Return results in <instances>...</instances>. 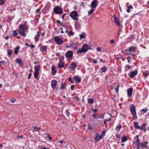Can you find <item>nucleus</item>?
<instances>
[{
    "label": "nucleus",
    "instance_id": "8fccbe9b",
    "mask_svg": "<svg viewBox=\"0 0 149 149\" xmlns=\"http://www.w3.org/2000/svg\"><path fill=\"white\" fill-rule=\"evenodd\" d=\"M40 127H33V129H34V130L35 131H38L40 129Z\"/></svg>",
    "mask_w": 149,
    "mask_h": 149
},
{
    "label": "nucleus",
    "instance_id": "f8f14e48",
    "mask_svg": "<svg viewBox=\"0 0 149 149\" xmlns=\"http://www.w3.org/2000/svg\"><path fill=\"white\" fill-rule=\"evenodd\" d=\"M77 63L73 62L70 64L69 66L68 67V68L72 71L74 70L77 67Z\"/></svg>",
    "mask_w": 149,
    "mask_h": 149
},
{
    "label": "nucleus",
    "instance_id": "2f4dec72",
    "mask_svg": "<svg viewBox=\"0 0 149 149\" xmlns=\"http://www.w3.org/2000/svg\"><path fill=\"white\" fill-rule=\"evenodd\" d=\"M107 70V68L106 67V66H104V67H102L101 69V72H100L101 73H103V72H105Z\"/></svg>",
    "mask_w": 149,
    "mask_h": 149
},
{
    "label": "nucleus",
    "instance_id": "09e8293b",
    "mask_svg": "<svg viewBox=\"0 0 149 149\" xmlns=\"http://www.w3.org/2000/svg\"><path fill=\"white\" fill-rule=\"evenodd\" d=\"M119 86H120L118 84L116 88H115V90H116V92L117 93H118V92H119L118 89H119Z\"/></svg>",
    "mask_w": 149,
    "mask_h": 149
},
{
    "label": "nucleus",
    "instance_id": "cd10ccee",
    "mask_svg": "<svg viewBox=\"0 0 149 149\" xmlns=\"http://www.w3.org/2000/svg\"><path fill=\"white\" fill-rule=\"evenodd\" d=\"M66 86V84L65 83H62L61 85V90H64Z\"/></svg>",
    "mask_w": 149,
    "mask_h": 149
},
{
    "label": "nucleus",
    "instance_id": "2eb2a0df",
    "mask_svg": "<svg viewBox=\"0 0 149 149\" xmlns=\"http://www.w3.org/2000/svg\"><path fill=\"white\" fill-rule=\"evenodd\" d=\"M65 63L63 61L60 60L58 64V68L60 69L63 68L64 66Z\"/></svg>",
    "mask_w": 149,
    "mask_h": 149
},
{
    "label": "nucleus",
    "instance_id": "7ed1b4c3",
    "mask_svg": "<svg viewBox=\"0 0 149 149\" xmlns=\"http://www.w3.org/2000/svg\"><path fill=\"white\" fill-rule=\"evenodd\" d=\"M40 66L39 65H35L34 67V77L36 79H37L38 80L39 79L38 78L39 72L40 70Z\"/></svg>",
    "mask_w": 149,
    "mask_h": 149
},
{
    "label": "nucleus",
    "instance_id": "4d7b16f0",
    "mask_svg": "<svg viewBox=\"0 0 149 149\" xmlns=\"http://www.w3.org/2000/svg\"><path fill=\"white\" fill-rule=\"evenodd\" d=\"M36 13H37L38 14H40V13H41V12L40 11V9H37L36 11Z\"/></svg>",
    "mask_w": 149,
    "mask_h": 149
},
{
    "label": "nucleus",
    "instance_id": "052dcab7",
    "mask_svg": "<svg viewBox=\"0 0 149 149\" xmlns=\"http://www.w3.org/2000/svg\"><path fill=\"white\" fill-rule=\"evenodd\" d=\"M68 79V80H69V81L71 82V83L72 84V83H74L73 81L72 80V79L71 78L69 77Z\"/></svg>",
    "mask_w": 149,
    "mask_h": 149
},
{
    "label": "nucleus",
    "instance_id": "0e129e2a",
    "mask_svg": "<svg viewBox=\"0 0 149 149\" xmlns=\"http://www.w3.org/2000/svg\"><path fill=\"white\" fill-rule=\"evenodd\" d=\"M97 62V61L96 59H93L92 63H96Z\"/></svg>",
    "mask_w": 149,
    "mask_h": 149
},
{
    "label": "nucleus",
    "instance_id": "13d9d810",
    "mask_svg": "<svg viewBox=\"0 0 149 149\" xmlns=\"http://www.w3.org/2000/svg\"><path fill=\"white\" fill-rule=\"evenodd\" d=\"M144 143H145V145H144V148H146L147 147V145L148 143V141H145L144 142Z\"/></svg>",
    "mask_w": 149,
    "mask_h": 149
},
{
    "label": "nucleus",
    "instance_id": "79ce46f5",
    "mask_svg": "<svg viewBox=\"0 0 149 149\" xmlns=\"http://www.w3.org/2000/svg\"><path fill=\"white\" fill-rule=\"evenodd\" d=\"M13 36H17L18 34V33L17 32V30L13 31Z\"/></svg>",
    "mask_w": 149,
    "mask_h": 149
},
{
    "label": "nucleus",
    "instance_id": "ddd939ff",
    "mask_svg": "<svg viewBox=\"0 0 149 149\" xmlns=\"http://www.w3.org/2000/svg\"><path fill=\"white\" fill-rule=\"evenodd\" d=\"M98 3L97 0H93L91 3L90 7L91 8H95L98 6Z\"/></svg>",
    "mask_w": 149,
    "mask_h": 149
},
{
    "label": "nucleus",
    "instance_id": "bf43d9fd",
    "mask_svg": "<svg viewBox=\"0 0 149 149\" xmlns=\"http://www.w3.org/2000/svg\"><path fill=\"white\" fill-rule=\"evenodd\" d=\"M15 10H16V8H13L12 9H10V8H9L8 9V10L9 11H11V12H13V11H15Z\"/></svg>",
    "mask_w": 149,
    "mask_h": 149
},
{
    "label": "nucleus",
    "instance_id": "a18cd8bd",
    "mask_svg": "<svg viewBox=\"0 0 149 149\" xmlns=\"http://www.w3.org/2000/svg\"><path fill=\"white\" fill-rule=\"evenodd\" d=\"M93 126L91 125H90L89 124L88 126V129L92 130L93 129Z\"/></svg>",
    "mask_w": 149,
    "mask_h": 149
},
{
    "label": "nucleus",
    "instance_id": "69168bd1",
    "mask_svg": "<svg viewBox=\"0 0 149 149\" xmlns=\"http://www.w3.org/2000/svg\"><path fill=\"white\" fill-rule=\"evenodd\" d=\"M20 0H15L16 2L18 3L19 5H20L21 3V1Z\"/></svg>",
    "mask_w": 149,
    "mask_h": 149
},
{
    "label": "nucleus",
    "instance_id": "a878e982",
    "mask_svg": "<svg viewBox=\"0 0 149 149\" xmlns=\"http://www.w3.org/2000/svg\"><path fill=\"white\" fill-rule=\"evenodd\" d=\"M136 141L134 142V143L136 144H137L138 143L140 142L139 139V136L138 135H136L135 136V137L134 138V139H136Z\"/></svg>",
    "mask_w": 149,
    "mask_h": 149
},
{
    "label": "nucleus",
    "instance_id": "c85d7f7f",
    "mask_svg": "<svg viewBox=\"0 0 149 149\" xmlns=\"http://www.w3.org/2000/svg\"><path fill=\"white\" fill-rule=\"evenodd\" d=\"M149 74V72L147 70H145L144 72H143V76L144 78H146L147 77Z\"/></svg>",
    "mask_w": 149,
    "mask_h": 149
},
{
    "label": "nucleus",
    "instance_id": "6e6d98bb",
    "mask_svg": "<svg viewBox=\"0 0 149 149\" xmlns=\"http://www.w3.org/2000/svg\"><path fill=\"white\" fill-rule=\"evenodd\" d=\"M127 61H128V62L129 63H130V60H131V58L130 57V56H128L127 57Z\"/></svg>",
    "mask_w": 149,
    "mask_h": 149
},
{
    "label": "nucleus",
    "instance_id": "ea45409f",
    "mask_svg": "<svg viewBox=\"0 0 149 149\" xmlns=\"http://www.w3.org/2000/svg\"><path fill=\"white\" fill-rule=\"evenodd\" d=\"M130 68H131V66L129 65H126L125 67V70H126V71L129 70H130Z\"/></svg>",
    "mask_w": 149,
    "mask_h": 149
},
{
    "label": "nucleus",
    "instance_id": "bb28decb",
    "mask_svg": "<svg viewBox=\"0 0 149 149\" xmlns=\"http://www.w3.org/2000/svg\"><path fill=\"white\" fill-rule=\"evenodd\" d=\"M134 128L137 129H139L141 128L138 125L137 122H134Z\"/></svg>",
    "mask_w": 149,
    "mask_h": 149
},
{
    "label": "nucleus",
    "instance_id": "37998d69",
    "mask_svg": "<svg viewBox=\"0 0 149 149\" xmlns=\"http://www.w3.org/2000/svg\"><path fill=\"white\" fill-rule=\"evenodd\" d=\"M74 34V33L72 30L70 31L68 33V36H73Z\"/></svg>",
    "mask_w": 149,
    "mask_h": 149
},
{
    "label": "nucleus",
    "instance_id": "864d4df0",
    "mask_svg": "<svg viewBox=\"0 0 149 149\" xmlns=\"http://www.w3.org/2000/svg\"><path fill=\"white\" fill-rule=\"evenodd\" d=\"M56 22L57 23L58 25H62V23L59 20H57L56 21Z\"/></svg>",
    "mask_w": 149,
    "mask_h": 149
},
{
    "label": "nucleus",
    "instance_id": "58836bf2",
    "mask_svg": "<svg viewBox=\"0 0 149 149\" xmlns=\"http://www.w3.org/2000/svg\"><path fill=\"white\" fill-rule=\"evenodd\" d=\"M146 124L145 123H144L143 124L141 125V127H140L141 128H140V130H143L146 127Z\"/></svg>",
    "mask_w": 149,
    "mask_h": 149
},
{
    "label": "nucleus",
    "instance_id": "393cba45",
    "mask_svg": "<svg viewBox=\"0 0 149 149\" xmlns=\"http://www.w3.org/2000/svg\"><path fill=\"white\" fill-rule=\"evenodd\" d=\"M47 47L46 46L44 45L42 46L40 48V50L41 52L46 51L47 50Z\"/></svg>",
    "mask_w": 149,
    "mask_h": 149
},
{
    "label": "nucleus",
    "instance_id": "c9c22d12",
    "mask_svg": "<svg viewBox=\"0 0 149 149\" xmlns=\"http://www.w3.org/2000/svg\"><path fill=\"white\" fill-rule=\"evenodd\" d=\"M122 128V126L121 125H118L116 127V130L118 132L119 131L120 129Z\"/></svg>",
    "mask_w": 149,
    "mask_h": 149
},
{
    "label": "nucleus",
    "instance_id": "f3484780",
    "mask_svg": "<svg viewBox=\"0 0 149 149\" xmlns=\"http://www.w3.org/2000/svg\"><path fill=\"white\" fill-rule=\"evenodd\" d=\"M136 49L137 48L135 46H132L129 47V49L127 50V51L130 52H134Z\"/></svg>",
    "mask_w": 149,
    "mask_h": 149
},
{
    "label": "nucleus",
    "instance_id": "b1692460",
    "mask_svg": "<svg viewBox=\"0 0 149 149\" xmlns=\"http://www.w3.org/2000/svg\"><path fill=\"white\" fill-rule=\"evenodd\" d=\"M114 20L116 24L118 26H119L120 25V22H119V19L117 17L114 16Z\"/></svg>",
    "mask_w": 149,
    "mask_h": 149
},
{
    "label": "nucleus",
    "instance_id": "f03ea898",
    "mask_svg": "<svg viewBox=\"0 0 149 149\" xmlns=\"http://www.w3.org/2000/svg\"><path fill=\"white\" fill-rule=\"evenodd\" d=\"M130 111L134 120H136L137 117L136 115V110L135 106L133 104H131L130 107Z\"/></svg>",
    "mask_w": 149,
    "mask_h": 149
},
{
    "label": "nucleus",
    "instance_id": "680f3d73",
    "mask_svg": "<svg viewBox=\"0 0 149 149\" xmlns=\"http://www.w3.org/2000/svg\"><path fill=\"white\" fill-rule=\"evenodd\" d=\"M75 86L74 85H72L71 86L70 88L72 90H74Z\"/></svg>",
    "mask_w": 149,
    "mask_h": 149
},
{
    "label": "nucleus",
    "instance_id": "4c0bfd02",
    "mask_svg": "<svg viewBox=\"0 0 149 149\" xmlns=\"http://www.w3.org/2000/svg\"><path fill=\"white\" fill-rule=\"evenodd\" d=\"M127 140V138L126 136H124L122 139V141L123 142L126 141Z\"/></svg>",
    "mask_w": 149,
    "mask_h": 149
},
{
    "label": "nucleus",
    "instance_id": "412c9836",
    "mask_svg": "<svg viewBox=\"0 0 149 149\" xmlns=\"http://www.w3.org/2000/svg\"><path fill=\"white\" fill-rule=\"evenodd\" d=\"M108 116H109V118L108 119H106L104 120L103 123L104 124H106L107 121H110L111 120V117L112 116L111 114L110 113H108Z\"/></svg>",
    "mask_w": 149,
    "mask_h": 149
},
{
    "label": "nucleus",
    "instance_id": "5701e85b",
    "mask_svg": "<svg viewBox=\"0 0 149 149\" xmlns=\"http://www.w3.org/2000/svg\"><path fill=\"white\" fill-rule=\"evenodd\" d=\"M137 146V149H139L140 148H143L144 147V145L143 143L140 142L136 144Z\"/></svg>",
    "mask_w": 149,
    "mask_h": 149
},
{
    "label": "nucleus",
    "instance_id": "c756f323",
    "mask_svg": "<svg viewBox=\"0 0 149 149\" xmlns=\"http://www.w3.org/2000/svg\"><path fill=\"white\" fill-rule=\"evenodd\" d=\"M79 36L80 39H82V38L85 39L86 37V35L84 33H83L79 35Z\"/></svg>",
    "mask_w": 149,
    "mask_h": 149
},
{
    "label": "nucleus",
    "instance_id": "f257e3e1",
    "mask_svg": "<svg viewBox=\"0 0 149 149\" xmlns=\"http://www.w3.org/2000/svg\"><path fill=\"white\" fill-rule=\"evenodd\" d=\"M91 49V48H89V45L87 44H85L83 45L81 48L77 50V54L78 55H79L82 53H85L88 51V49Z\"/></svg>",
    "mask_w": 149,
    "mask_h": 149
},
{
    "label": "nucleus",
    "instance_id": "6e6552de",
    "mask_svg": "<svg viewBox=\"0 0 149 149\" xmlns=\"http://www.w3.org/2000/svg\"><path fill=\"white\" fill-rule=\"evenodd\" d=\"M73 55V52L71 51H68L65 54V57L70 59H72Z\"/></svg>",
    "mask_w": 149,
    "mask_h": 149
},
{
    "label": "nucleus",
    "instance_id": "c03bdc74",
    "mask_svg": "<svg viewBox=\"0 0 149 149\" xmlns=\"http://www.w3.org/2000/svg\"><path fill=\"white\" fill-rule=\"evenodd\" d=\"M148 108H147L146 109H142L141 110V111L143 112L144 113H146L147 111L148 110Z\"/></svg>",
    "mask_w": 149,
    "mask_h": 149
},
{
    "label": "nucleus",
    "instance_id": "473e14b6",
    "mask_svg": "<svg viewBox=\"0 0 149 149\" xmlns=\"http://www.w3.org/2000/svg\"><path fill=\"white\" fill-rule=\"evenodd\" d=\"M73 99L74 100V101L75 102H78L79 100V97L77 96H75L74 97H73Z\"/></svg>",
    "mask_w": 149,
    "mask_h": 149
},
{
    "label": "nucleus",
    "instance_id": "f704fd0d",
    "mask_svg": "<svg viewBox=\"0 0 149 149\" xmlns=\"http://www.w3.org/2000/svg\"><path fill=\"white\" fill-rule=\"evenodd\" d=\"M14 18L13 16H8L7 17V22H10Z\"/></svg>",
    "mask_w": 149,
    "mask_h": 149
},
{
    "label": "nucleus",
    "instance_id": "de8ad7c7",
    "mask_svg": "<svg viewBox=\"0 0 149 149\" xmlns=\"http://www.w3.org/2000/svg\"><path fill=\"white\" fill-rule=\"evenodd\" d=\"M5 2L6 0H0V5H3Z\"/></svg>",
    "mask_w": 149,
    "mask_h": 149
},
{
    "label": "nucleus",
    "instance_id": "9b49d317",
    "mask_svg": "<svg viewBox=\"0 0 149 149\" xmlns=\"http://www.w3.org/2000/svg\"><path fill=\"white\" fill-rule=\"evenodd\" d=\"M105 113H104L103 114H100L99 116H98L97 114H93L92 115V117L94 119L98 120L100 118L104 119V115Z\"/></svg>",
    "mask_w": 149,
    "mask_h": 149
},
{
    "label": "nucleus",
    "instance_id": "3c124183",
    "mask_svg": "<svg viewBox=\"0 0 149 149\" xmlns=\"http://www.w3.org/2000/svg\"><path fill=\"white\" fill-rule=\"evenodd\" d=\"M66 115L68 117H69L70 114V113L69 112L68 109H67L66 110Z\"/></svg>",
    "mask_w": 149,
    "mask_h": 149
},
{
    "label": "nucleus",
    "instance_id": "423d86ee",
    "mask_svg": "<svg viewBox=\"0 0 149 149\" xmlns=\"http://www.w3.org/2000/svg\"><path fill=\"white\" fill-rule=\"evenodd\" d=\"M19 28L18 30V32L19 33L24 37H25L26 36L25 34V30L23 27V24H20L19 26Z\"/></svg>",
    "mask_w": 149,
    "mask_h": 149
},
{
    "label": "nucleus",
    "instance_id": "0eeeda50",
    "mask_svg": "<svg viewBox=\"0 0 149 149\" xmlns=\"http://www.w3.org/2000/svg\"><path fill=\"white\" fill-rule=\"evenodd\" d=\"M53 11L56 14H60L63 13V10L59 6H57L54 8Z\"/></svg>",
    "mask_w": 149,
    "mask_h": 149
},
{
    "label": "nucleus",
    "instance_id": "4468645a",
    "mask_svg": "<svg viewBox=\"0 0 149 149\" xmlns=\"http://www.w3.org/2000/svg\"><path fill=\"white\" fill-rule=\"evenodd\" d=\"M133 89L132 88H130L128 89L127 91V97L129 98L131 97L133 93Z\"/></svg>",
    "mask_w": 149,
    "mask_h": 149
},
{
    "label": "nucleus",
    "instance_id": "338daca9",
    "mask_svg": "<svg viewBox=\"0 0 149 149\" xmlns=\"http://www.w3.org/2000/svg\"><path fill=\"white\" fill-rule=\"evenodd\" d=\"M104 134H105V132H104V131L102 132V133L101 134V135H100V136H102H102H103V137L104 136Z\"/></svg>",
    "mask_w": 149,
    "mask_h": 149
},
{
    "label": "nucleus",
    "instance_id": "774afa93",
    "mask_svg": "<svg viewBox=\"0 0 149 149\" xmlns=\"http://www.w3.org/2000/svg\"><path fill=\"white\" fill-rule=\"evenodd\" d=\"M78 47L77 45H76L74 47H72V48L74 49L75 50H76L77 49Z\"/></svg>",
    "mask_w": 149,
    "mask_h": 149
},
{
    "label": "nucleus",
    "instance_id": "603ef678",
    "mask_svg": "<svg viewBox=\"0 0 149 149\" xmlns=\"http://www.w3.org/2000/svg\"><path fill=\"white\" fill-rule=\"evenodd\" d=\"M23 27L24 29L26 30V29H28V26L26 24H24V25L23 24Z\"/></svg>",
    "mask_w": 149,
    "mask_h": 149
},
{
    "label": "nucleus",
    "instance_id": "72a5a7b5",
    "mask_svg": "<svg viewBox=\"0 0 149 149\" xmlns=\"http://www.w3.org/2000/svg\"><path fill=\"white\" fill-rule=\"evenodd\" d=\"M88 102L89 104H92L94 102V100L93 98H89L88 99Z\"/></svg>",
    "mask_w": 149,
    "mask_h": 149
},
{
    "label": "nucleus",
    "instance_id": "20e7f679",
    "mask_svg": "<svg viewBox=\"0 0 149 149\" xmlns=\"http://www.w3.org/2000/svg\"><path fill=\"white\" fill-rule=\"evenodd\" d=\"M69 15L70 17L73 19L75 20L76 21H77L79 20L78 17L79 16V15L76 11L74 10L72 11L70 13Z\"/></svg>",
    "mask_w": 149,
    "mask_h": 149
},
{
    "label": "nucleus",
    "instance_id": "aec40b11",
    "mask_svg": "<svg viewBox=\"0 0 149 149\" xmlns=\"http://www.w3.org/2000/svg\"><path fill=\"white\" fill-rule=\"evenodd\" d=\"M138 74V72L137 71H134L132 72L129 76L131 78H133L135 77Z\"/></svg>",
    "mask_w": 149,
    "mask_h": 149
},
{
    "label": "nucleus",
    "instance_id": "39448f33",
    "mask_svg": "<svg viewBox=\"0 0 149 149\" xmlns=\"http://www.w3.org/2000/svg\"><path fill=\"white\" fill-rule=\"evenodd\" d=\"M53 39L54 40V41L56 42V44L58 45L62 44L63 42V39L60 38L58 36L54 37Z\"/></svg>",
    "mask_w": 149,
    "mask_h": 149
},
{
    "label": "nucleus",
    "instance_id": "6ab92c4d",
    "mask_svg": "<svg viewBox=\"0 0 149 149\" xmlns=\"http://www.w3.org/2000/svg\"><path fill=\"white\" fill-rule=\"evenodd\" d=\"M41 34V32L40 31H37V34L36 36L35 39L36 42H37L38 40L40 37V35Z\"/></svg>",
    "mask_w": 149,
    "mask_h": 149
},
{
    "label": "nucleus",
    "instance_id": "e433bc0d",
    "mask_svg": "<svg viewBox=\"0 0 149 149\" xmlns=\"http://www.w3.org/2000/svg\"><path fill=\"white\" fill-rule=\"evenodd\" d=\"M95 10V9L93 8H91L90 11L88 12V15H90L93 13Z\"/></svg>",
    "mask_w": 149,
    "mask_h": 149
},
{
    "label": "nucleus",
    "instance_id": "a19ab883",
    "mask_svg": "<svg viewBox=\"0 0 149 149\" xmlns=\"http://www.w3.org/2000/svg\"><path fill=\"white\" fill-rule=\"evenodd\" d=\"M16 62L19 64L21 65L22 64V61L19 58H16Z\"/></svg>",
    "mask_w": 149,
    "mask_h": 149
},
{
    "label": "nucleus",
    "instance_id": "4be33fe9",
    "mask_svg": "<svg viewBox=\"0 0 149 149\" xmlns=\"http://www.w3.org/2000/svg\"><path fill=\"white\" fill-rule=\"evenodd\" d=\"M52 72V74L53 75H54L56 73V71L55 70V67L54 65H52L51 67Z\"/></svg>",
    "mask_w": 149,
    "mask_h": 149
},
{
    "label": "nucleus",
    "instance_id": "a211bd4d",
    "mask_svg": "<svg viewBox=\"0 0 149 149\" xmlns=\"http://www.w3.org/2000/svg\"><path fill=\"white\" fill-rule=\"evenodd\" d=\"M72 79L73 81L75 80L76 83H80L81 81V79L78 76H76L75 77H73Z\"/></svg>",
    "mask_w": 149,
    "mask_h": 149
},
{
    "label": "nucleus",
    "instance_id": "e2e57ef3",
    "mask_svg": "<svg viewBox=\"0 0 149 149\" xmlns=\"http://www.w3.org/2000/svg\"><path fill=\"white\" fill-rule=\"evenodd\" d=\"M97 51L100 52L101 51V49L100 47H97L96 49Z\"/></svg>",
    "mask_w": 149,
    "mask_h": 149
},
{
    "label": "nucleus",
    "instance_id": "1a4fd4ad",
    "mask_svg": "<svg viewBox=\"0 0 149 149\" xmlns=\"http://www.w3.org/2000/svg\"><path fill=\"white\" fill-rule=\"evenodd\" d=\"M51 6V4L50 3H48L47 4L45 7L42 10L43 13L44 14H46L48 11L49 10Z\"/></svg>",
    "mask_w": 149,
    "mask_h": 149
},
{
    "label": "nucleus",
    "instance_id": "7c9ffc66",
    "mask_svg": "<svg viewBox=\"0 0 149 149\" xmlns=\"http://www.w3.org/2000/svg\"><path fill=\"white\" fill-rule=\"evenodd\" d=\"M20 49V47L19 46H17L14 49V53L15 54H17L18 53L19 50Z\"/></svg>",
    "mask_w": 149,
    "mask_h": 149
},
{
    "label": "nucleus",
    "instance_id": "5fc2aeb1",
    "mask_svg": "<svg viewBox=\"0 0 149 149\" xmlns=\"http://www.w3.org/2000/svg\"><path fill=\"white\" fill-rule=\"evenodd\" d=\"M64 58V57L62 56H60V57L59 58V59L60 60L63 61Z\"/></svg>",
    "mask_w": 149,
    "mask_h": 149
},
{
    "label": "nucleus",
    "instance_id": "dca6fc26",
    "mask_svg": "<svg viewBox=\"0 0 149 149\" xmlns=\"http://www.w3.org/2000/svg\"><path fill=\"white\" fill-rule=\"evenodd\" d=\"M102 139V136H100V135L98 134L97 133H95L94 139L95 140V141L96 142H97L100 139Z\"/></svg>",
    "mask_w": 149,
    "mask_h": 149
},
{
    "label": "nucleus",
    "instance_id": "9d476101",
    "mask_svg": "<svg viewBox=\"0 0 149 149\" xmlns=\"http://www.w3.org/2000/svg\"><path fill=\"white\" fill-rule=\"evenodd\" d=\"M57 84V81L55 80H52L51 83V86L52 88L56 91L58 90L56 86Z\"/></svg>",
    "mask_w": 149,
    "mask_h": 149
},
{
    "label": "nucleus",
    "instance_id": "49530a36",
    "mask_svg": "<svg viewBox=\"0 0 149 149\" xmlns=\"http://www.w3.org/2000/svg\"><path fill=\"white\" fill-rule=\"evenodd\" d=\"M12 51L11 50H8L7 51V54L8 56H11L12 53Z\"/></svg>",
    "mask_w": 149,
    "mask_h": 149
}]
</instances>
